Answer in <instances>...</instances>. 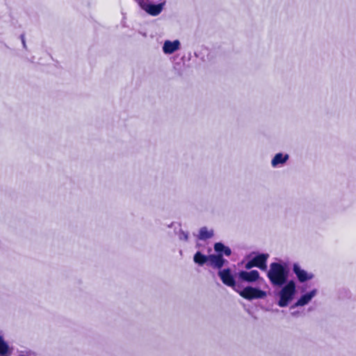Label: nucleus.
<instances>
[{"label": "nucleus", "mask_w": 356, "mask_h": 356, "mask_svg": "<svg viewBox=\"0 0 356 356\" xmlns=\"http://www.w3.org/2000/svg\"><path fill=\"white\" fill-rule=\"evenodd\" d=\"M267 276L273 286H281L286 283L289 270L286 264L273 262L270 265Z\"/></svg>", "instance_id": "obj_1"}, {"label": "nucleus", "mask_w": 356, "mask_h": 356, "mask_svg": "<svg viewBox=\"0 0 356 356\" xmlns=\"http://www.w3.org/2000/svg\"><path fill=\"white\" fill-rule=\"evenodd\" d=\"M296 293V285L293 280H290L282 287L278 291L279 300L277 305L280 307H285L289 305Z\"/></svg>", "instance_id": "obj_2"}, {"label": "nucleus", "mask_w": 356, "mask_h": 356, "mask_svg": "<svg viewBox=\"0 0 356 356\" xmlns=\"http://www.w3.org/2000/svg\"><path fill=\"white\" fill-rule=\"evenodd\" d=\"M141 9L152 16L159 15L163 10L165 4V0L161 1L158 4H154L149 0H134Z\"/></svg>", "instance_id": "obj_3"}, {"label": "nucleus", "mask_w": 356, "mask_h": 356, "mask_svg": "<svg viewBox=\"0 0 356 356\" xmlns=\"http://www.w3.org/2000/svg\"><path fill=\"white\" fill-rule=\"evenodd\" d=\"M239 295L245 299H262L266 296V292L252 286H247L242 291H237Z\"/></svg>", "instance_id": "obj_4"}, {"label": "nucleus", "mask_w": 356, "mask_h": 356, "mask_svg": "<svg viewBox=\"0 0 356 356\" xmlns=\"http://www.w3.org/2000/svg\"><path fill=\"white\" fill-rule=\"evenodd\" d=\"M181 49V42L179 40H165L162 47L164 54L170 55L179 51Z\"/></svg>", "instance_id": "obj_5"}, {"label": "nucleus", "mask_w": 356, "mask_h": 356, "mask_svg": "<svg viewBox=\"0 0 356 356\" xmlns=\"http://www.w3.org/2000/svg\"><path fill=\"white\" fill-rule=\"evenodd\" d=\"M293 271L296 274L300 282H305L314 278V275L312 273H309L303 269L298 264L293 266Z\"/></svg>", "instance_id": "obj_6"}, {"label": "nucleus", "mask_w": 356, "mask_h": 356, "mask_svg": "<svg viewBox=\"0 0 356 356\" xmlns=\"http://www.w3.org/2000/svg\"><path fill=\"white\" fill-rule=\"evenodd\" d=\"M318 290L314 289L309 292H307L300 296V298L297 300V302L291 306V309L298 307H303L308 305L312 300L317 295Z\"/></svg>", "instance_id": "obj_7"}, {"label": "nucleus", "mask_w": 356, "mask_h": 356, "mask_svg": "<svg viewBox=\"0 0 356 356\" xmlns=\"http://www.w3.org/2000/svg\"><path fill=\"white\" fill-rule=\"evenodd\" d=\"M218 275L220 277L223 284L227 286L234 287L235 286L234 279L231 273V270L229 268L221 270L218 272Z\"/></svg>", "instance_id": "obj_8"}, {"label": "nucleus", "mask_w": 356, "mask_h": 356, "mask_svg": "<svg viewBox=\"0 0 356 356\" xmlns=\"http://www.w3.org/2000/svg\"><path fill=\"white\" fill-rule=\"evenodd\" d=\"M238 277L242 281L253 282L259 278V273L256 270H252L251 271L243 270L238 273Z\"/></svg>", "instance_id": "obj_9"}, {"label": "nucleus", "mask_w": 356, "mask_h": 356, "mask_svg": "<svg viewBox=\"0 0 356 356\" xmlns=\"http://www.w3.org/2000/svg\"><path fill=\"white\" fill-rule=\"evenodd\" d=\"M289 159L288 154L277 153L273 156L270 163L273 168H280L284 165Z\"/></svg>", "instance_id": "obj_10"}, {"label": "nucleus", "mask_w": 356, "mask_h": 356, "mask_svg": "<svg viewBox=\"0 0 356 356\" xmlns=\"http://www.w3.org/2000/svg\"><path fill=\"white\" fill-rule=\"evenodd\" d=\"M225 261L226 260L223 259L222 255L221 254L217 255H209L208 263L211 267L214 268H221L223 266Z\"/></svg>", "instance_id": "obj_11"}, {"label": "nucleus", "mask_w": 356, "mask_h": 356, "mask_svg": "<svg viewBox=\"0 0 356 356\" xmlns=\"http://www.w3.org/2000/svg\"><path fill=\"white\" fill-rule=\"evenodd\" d=\"M269 257L268 254H259V255L253 258V262L255 264V267H258L262 270L267 269L266 261Z\"/></svg>", "instance_id": "obj_12"}, {"label": "nucleus", "mask_w": 356, "mask_h": 356, "mask_svg": "<svg viewBox=\"0 0 356 356\" xmlns=\"http://www.w3.org/2000/svg\"><path fill=\"white\" fill-rule=\"evenodd\" d=\"M13 348L9 346L8 343L0 336V356H11Z\"/></svg>", "instance_id": "obj_13"}, {"label": "nucleus", "mask_w": 356, "mask_h": 356, "mask_svg": "<svg viewBox=\"0 0 356 356\" xmlns=\"http://www.w3.org/2000/svg\"><path fill=\"white\" fill-rule=\"evenodd\" d=\"M193 260L195 263L200 266H203L204 264L208 262L209 256L204 255L200 252H197L193 257Z\"/></svg>", "instance_id": "obj_14"}, {"label": "nucleus", "mask_w": 356, "mask_h": 356, "mask_svg": "<svg viewBox=\"0 0 356 356\" xmlns=\"http://www.w3.org/2000/svg\"><path fill=\"white\" fill-rule=\"evenodd\" d=\"M213 232L212 229L209 230L206 227H203L200 229L199 233V238L200 240H206L213 236Z\"/></svg>", "instance_id": "obj_15"}, {"label": "nucleus", "mask_w": 356, "mask_h": 356, "mask_svg": "<svg viewBox=\"0 0 356 356\" xmlns=\"http://www.w3.org/2000/svg\"><path fill=\"white\" fill-rule=\"evenodd\" d=\"M17 356H36V353L30 349L17 350Z\"/></svg>", "instance_id": "obj_16"}, {"label": "nucleus", "mask_w": 356, "mask_h": 356, "mask_svg": "<svg viewBox=\"0 0 356 356\" xmlns=\"http://www.w3.org/2000/svg\"><path fill=\"white\" fill-rule=\"evenodd\" d=\"M224 248H225V245L221 243H216L214 245V250L216 252H217L218 253H221L222 252H223Z\"/></svg>", "instance_id": "obj_17"}, {"label": "nucleus", "mask_w": 356, "mask_h": 356, "mask_svg": "<svg viewBox=\"0 0 356 356\" xmlns=\"http://www.w3.org/2000/svg\"><path fill=\"white\" fill-rule=\"evenodd\" d=\"M179 238L181 241H188V234L187 232H184L183 230H180L179 234Z\"/></svg>", "instance_id": "obj_18"}, {"label": "nucleus", "mask_w": 356, "mask_h": 356, "mask_svg": "<svg viewBox=\"0 0 356 356\" xmlns=\"http://www.w3.org/2000/svg\"><path fill=\"white\" fill-rule=\"evenodd\" d=\"M255 266V264L253 262V259L252 260H250V261H248L245 266V268L248 270L249 269H251L252 268L254 267Z\"/></svg>", "instance_id": "obj_19"}, {"label": "nucleus", "mask_w": 356, "mask_h": 356, "mask_svg": "<svg viewBox=\"0 0 356 356\" xmlns=\"http://www.w3.org/2000/svg\"><path fill=\"white\" fill-rule=\"evenodd\" d=\"M223 252L226 256H229L232 253V251L229 248L225 246Z\"/></svg>", "instance_id": "obj_20"}, {"label": "nucleus", "mask_w": 356, "mask_h": 356, "mask_svg": "<svg viewBox=\"0 0 356 356\" xmlns=\"http://www.w3.org/2000/svg\"><path fill=\"white\" fill-rule=\"evenodd\" d=\"M22 42L23 47L24 48H26V42H25V40H24V38L23 35L22 36Z\"/></svg>", "instance_id": "obj_21"}]
</instances>
